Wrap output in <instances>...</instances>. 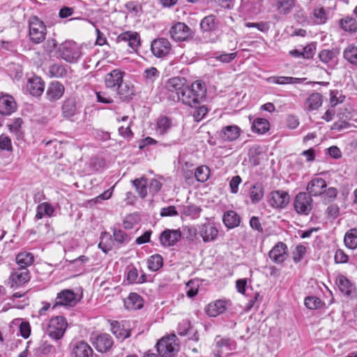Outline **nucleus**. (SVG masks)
Masks as SVG:
<instances>
[{
    "label": "nucleus",
    "mask_w": 357,
    "mask_h": 357,
    "mask_svg": "<svg viewBox=\"0 0 357 357\" xmlns=\"http://www.w3.org/2000/svg\"><path fill=\"white\" fill-rule=\"evenodd\" d=\"M93 344L98 351L103 353L112 348L113 340L109 334H100L96 337Z\"/></svg>",
    "instance_id": "aec40b11"
},
{
    "label": "nucleus",
    "mask_w": 357,
    "mask_h": 357,
    "mask_svg": "<svg viewBox=\"0 0 357 357\" xmlns=\"http://www.w3.org/2000/svg\"><path fill=\"white\" fill-rule=\"evenodd\" d=\"M49 73L52 77H61L66 75V67L59 63H54L50 66Z\"/></svg>",
    "instance_id": "3c124183"
},
{
    "label": "nucleus",
    "mask_w": 357,
    "mask_h": 357,
    "mask_svg": "<svg viewBox=\"0 0 357 357\" xmlns=\"http://www.w3.org/2000/svg\"><path fill=\"white\" fill-rule=\"evenodd\" d=\"M222 220L227 227L234 228L240 225L241 218L235 211H229L225 213Z\"/></svg>",
    "instance_id": "cd10ccee"
},
{
    "label": "nucleus",
    "mask_w": 357,
    "mask_h": 357,
    "mask_svg": "<svg viewBox=\"0 0 357 357\" xmlns=\"http://www.w3.org/2000/svg\"><path fill=\"white\" fill-rule=\"evenodd\" d=\"M269 122L262 118H257L254 120L252 125V130L254 132L264 134L269 130Z\"/></svg>",
    "instance_id": "4c0bfd02"
},
{
    "label": "nucleus",
    "mask_w": 357,
    "mask_h": 357,
    "mask_svg": "<svg viewBox=\"0 0 357 357\" xmlns=\"http://www.w3.org/2000/svg\"><path fill=\"white\" fill-rule=\"evenodd\" d=\"M156 347L162 357H173L179 349L178 338L174 334L163 337L157 343Z\"/></svg>",
    "instance_id": "f03ea898"
},
{
    "label": "nucleus",
    "mask_w": 357,
    "mask_h": 357,
    "mask_svg": "<svg viewBox=\"0 0 357 357\" xmlns=\"http://www.w3.org/2000/svg\"><path fill=\"white\" fill-rule=\"evenodd\" d=\"M97 100L99 102L109 104L113 102V99L106 96L105 93L102 91H96Z\"/></svg>",
    "instance_id": "774afa93"
},
{
    "label": "nucleus",
    "mask_w": 357,
    "mask_h": 357,
    "mask_svg": "<svg viewBox=\"0 0 357 357\" xmlns=\"http://www.w3.org/2000/svg\"><path fill=\"white\" fill-rule=\"evenodd\" d=\"M124 305L129 310H136L143 307V299L137 293H130L124 300Z\"/></svg>",
    "instance_id": "393cba45"
},
{
    "label": "nucleus",
    "mask_w": 357,
    "mask_h": 357,
    "mask_svg": "<svg viewBox=\"0 0 357 357\" xmlns=\"http://www.w3.org/2000/svg\"><path fill=\"white\" fill-rule=\"evenodd\" d=\"M132 184L135 187L139 196L144 198L147 195V179L144 177L136 178L132 181Z\"/></svg>",
    "instance_id": "79ce46f5"
},
{
    "label": "nucleus",
    "mask_w": 357,
    "mask_h": 357,
    "mask_svg": "<svg viewBox=\"0 0 357 357\" xmlns=\"http://www.w3.org/2000/svg\"><path fill=\"white\" fill-rule=\"evenodd\" d=\"M54 212V208L48 202H43L36 208V218L42 219L44 216L51 217Z\"/></svg>",
    "instance_id": "7c9ffc66"
},
{
    "label": "nucleus",
    "mask_w": 357,
    "mask_h": 357,
    "mask_svg": "<svg viewBox=\"0 0 357 357\" xmlns=\"http://www.w3.org/2000/svg\"><path fill=\"white\" fill-rule=\"evenodd\" d=\"M15 324H19V331L20 335L24 339H27L31 334V326L28 321H23L20 319H17L13 321Z\"/></svg>",
    "instance_id": "09e8293b"
},
{
    "label": "nucleus",
    "mask_w": 357,
    "mask_h": 357,
    "mask_svg": "<svg viewBox=\"0 0 357 357\" xmlns=\"http://www.w3.org/2000/svg\"><path fill=\"white\" fill-rule=\"evenodd\" d=\"M196 109L194 112L192 116L195 121H201L208 113V109L206 106H197Z\"/></svg>",
    "instance_id": "052dcab7"
},
{
    "label": "nucleus",
    "mask_w": 357,
    "mask_h": 357,
    "mask_svg": "<svg viewBox=\"0 0 357 357\" xmlns=\"http://www.w3.org/2000/svg\"><path fill=\"white\" fill-rule=\"evenodd\" d=\"M76 109V102L75 100H66L62 106L63 114L66 118H70L75 115Z\"/></svg>",
    "instance_id": "37998d69"
},
{
    "label": "nucleus",
    "mask_w": 357,
    "mask_h": 357,
    "mask_svg": "<svg viewBox=\"0 0 357 357\" xmlns=\"http://www.w3.org/2000/svg\"><path fill=\"white\" fill-rule=\"evenodd\" d=\"M241 129L236 125L223 126L219 132L220 138L226 142L236 140L241 135Z\"/></svg>",
    "instance_id": "4468645a"
},
{
    "label": "nucleus",
    "mask_w": 357,
    "mask_h": 357,
    "mask_svg": "<svg viewBox=\"0 0 357 357\" xmlns=\"http://www.w3.org/2000/svg\"><path fill=\"white\" fill-rule=\"evenodd\" d=\"M171 96L176 97L177 100L191 107H197V105L204 102L206 99V91H169ZM175 100V99H174Z\"/></svg>",
    "instance_id": "f257e3e1"
},
{
    "label": "nucleus",
    "mask_w": 357,
    "mask_h": 357,
    "mask_svg": "<svg viewBox=\"0 0 357 357\" xmlns=\"http://www.w3.org/2000/svg\"><path fill=\"white\" fill-rule=\"evenodd\" d=\"M72 353L75 357H92L93 349L84 341H79L72 345Z\"/></svg>",
    "instance_id": "4be33fe9"
},
{
    "label": "nucleus",
    "mask_w": 357,
    "mask_h": 357,
    "mask_svg": "<svg viewBox=\"0 0 357 357\" xmlns=\"http://www.w3.org/2000/svg\"><path fill=\"white\" fill-rule=\"evenodd\" d=\"M46 26L38 17L33 16L29 19V37L36 44L42 43L46 36Z\"/></svg>",
    "instance_id": "20e7f679"
},
{
    "label": "nucleus",
    "mask_w": 357,
    "mask_h": 357,
    "mask_svg": "<svg viewBox=\"0 0 357 357\" xmlns=\"http://www.w3.org/2000/svg\"><path fill=\"white\" fill-rule=\"evenodd\" d=\"M182 236L180 229H165L159 236L160 243L163 247H171L179 241Z\"/></svg>",
    "instance_id": "9b49d317"
},
{
    "label": "nucleus",
    "mask_w": 357,
    "mask_h": 357,
    "mask_svg": "<svg viewBox=\"0 0 357 357\" xmlns=\"http://www.w3.org/2000/svg\"><path fill=\"white\" fill-rule=\"evenodd\" d=\"M112 332L117 339L123 340L130 336V329L126 328L124 325L118 321H113L111 324Z\"/></svg>",
    "instance_id": "bb28decb"
},
{
    "label": "nucleus",
    "mask_w": 357,
    "mask_h": 357,
    "mask_svg": "<svg viewBox=\"0 0 357 357\" xmlns=\"http://www.w3.org/2000/svg\"><path fill=\"white\" fill-rule=\"evenodd\" d=\"M124 73L114 70L105 77V85L107 88L119 89L123 83Z\"/></svg>",
    "instance_id": "412c9836"
},
{
    "label": "nucleus",
    "mask_w": 357,
    "mask_h": 357,
    "mask_svg": "<svg viewBox=\"0 0 357 357\" xmlns=\"http://www.w3.org/2000/svg\"><path fill=\"white\" fill-rule=\"evenodd\" d=\"M30 280V273L27 268H14L8 280L6 285L11 289H16L26 283Z\"/></svg>",
    "instance_id": "423d86ee"
},
{
    "label": "nucleus",
    "mask_w": 357,
    "mask_h": 357,
    "mask_svg": "<svg viewBox=\"0 0 357 357\" xmlns=\"http://www.w3.org/2000/svg\"><path fill=\"white\" fill-rule=\"evenodd\" d=\"M13 149L11 140L5 135H0V150L11 151Z\"/></svg>",
    "instance_id": "e2e57ef3"
},
{
    "label": "nucleus",
    "mask_w": 357,
    "mask_h": 357,
    "mask_svg": "<svg viewBox=\"0 0 357 357\" xmlns=\"http://www.w3.org/2000/svg\"><path fill=\"white\" fill-rule=\"evenodd\" d=\"M171 47L169 41L164 38L153 40L151 45L153 54L158 58L167 56L169 53Z\"/></svg>",
    "instance_id": "9d476101"
},
{
    "label": "nucleus",
    "mask_w": 357,
    "mask_h": 357,
    "mask_svg": "<svg viewBox=\"0 0 357 357\" xmlns=\"http://www.w3.org/2000/svg\"><path fill=\"white\" fill-rule=\"evenodd\" d=\"M339 54L337 49L323 50L319 54V59L324 63H329Z\"/></svg>",
    "instance_id": "a18cd8bd"
},
{
    "label": "nucleus",
    "mask_w": 357,
    "mask_h": 357,
    "mask_svg": "<svg viewBox=\"0 0 357 357\" xmlns=\"http://www.w3.org/2000/svg\"><path fill=\"white\" fill-rule=\"evenodd\" d=\"M202 208L196 205H189L184 206L183 209V214L187 216H190L193 218H197L199 216Z\"/></svg>",
    "instance_id": "6e6d98bb"
},
{
    "label": "nucleus",
    "mask_w": 357,
    "mask_h": 357,
    "mask_svg": "<svg viewBox=\"0 0 357 357\" xmlns=\"http://www.w3.org/2000/svg\"><path fill=\"white\" fill-rule=\"evenodd\" d=\"M215 343L217 347L221 349H226L227 351H231L236 349V341L229 337L221 338L220 336H217Z\"/></svg>",
    "instance_id": "c9c22d12"
},
{
    "label": "nucleus",
    "mask_w": 357,
    "mask_h": 357,
    "mask_svg": "<svg viewBox=\"0 0 357 357\" xmlns=\"http://www.w3.org/2000/svg\"><path fill=\"white\" fill-rule=\"evenodd\" d=\"M344 58L353 65L357 66V47L349 45L343 52Z\"/></svg>",
    "instance_id": "de8ad7c7"
},
{
    "label": "nucleus",
    "mask_w": 357,
    "mask_h": 357,
    "mask_svg": "<svg viewBox=\"0 0 357 357\" xmlns=\"http://www.w3.org/2000/svg\"><path fill=\"white\" fill-rule=\"evenodd\" d=\"M60 58L69 63H76L81 56L79 47L73 41H65L58 50Z\"/></svg>",
    "instance_id": "7ed1b4c3"
},
{
    "label": "nucleus",
    "mask_w": 357,
    "mask_h": 357,
    "mask_svg": "<svg viewBox=\"0 0 357 357\" xmlns=\"http://www.w3.org/2000/svg\"><path fill=\"white\" fill-rule=\"evenodd\" d=\"M160 72L155 67H150L145 69L144 72V77L146 82H153L159 78Z\"/></svg>",
    "instance_id": "5fc2aeb1"
},
{
    "label": "nucleus",
    "mask_w": 357,
    "mask_h": 357,
    "mask_svg": "<svg viewBox=\"0 0 357 357\" xmlns=\"http://www.w3.org/2000/svg\"><path fill=\"white\" fill-rule=\"evenodd\" d=\"M304 303L307 308L314 310L320 307L321 301L317 296H308L305 298Z\"/></svg>",
    "instance_id": "bf43d9fd"
},
{
    "label": "nucleus",
    "mask_w": 357,
    "mask_h": 357,
    "mask_svg": "<svg viewBox=\"0 0 357 357\" xmlns=\"http://www.w3.org/2000/svg\"><path fill=\"white\" fill-rule=\"evenodd\" d=\"M163 265V259L158 254L150 256L147 259L148 268L151 271H158Z\"/></svg>",
    "instance_id": "ea45409f"
},
{
    "label": "nucleus",
    "mask_w": 357,
    "mask_h": 357,
    "mask_svg": "<svg viewBox=\"0 0 357 357\" xmlns=\"http://www.w3.org/2000/svg\"><path fill=\"white\" fill-rule=\"evenodd\" d=\"M199 227V234L204 243L214 241L218 234V229L213 222H205Z\"/></svg>",
    "instance_id": "ddd939ff"
},
{
    "label": "nucleus",
    "mask_w": 357,
    "mask_h": 357,
    "mask_svg": "<svg viewBox=\"0 0 357 357\" xmlns=\"http://www.w3.org/2000/svg\"><path fill=\"white\" fill-rule=\"evenodd\" d=\"M15 260L19 268H27L33 264L34 256L31 252L24 251L17 255Z\"/></svg>",
    "instance_id": "a878e982"
},
{
    "label": "nucleus",
    "mask_w": 357,
    "mask_h": 357,
    "mask_svg": "<svg viewBox=\"0 0 357 357\" xmlns=\"http://www.w3.org/2000/svg\"><path fill=\"white\" fill-rule=\"evenodd\" d=\"M342 28L346 31L354 33L357 30V22L354 18L347 17L340 21Z\"/></svg>",
    "instance_id": "603ef678"
},
{
    "label": "nucleus",
    "mask_w": 357,
    "mask_h": 357,
    "mask_svg": "<svg viewBox=\"0 0 357 357\" xmlns=\"http://www.w3.org/2000/svg\"><path fill=\"white\" fill-rule=\"evenodd\" d=\"M264 190L261 183H255L250 189V197L253 204L259 202L263 198Z\"/></svg>",
    "instance_id": "f704fd0d"
},
{
    "label": "nucleus",
    "mask_w": 357,
    "mask_h": 357,
    "mask_svg": "<svg viewBox=\"0 0 357 357\" xmlns=\"http://www.w3.org/2000/svg\"><path fill=\"white\" fill-rule=\"evenodd\" d=\"M117 40L128 43V45L134 51H137L140 45L139 35L137 32H123L118 36Z\"/></svg>",
    "instance_id": "6ab92c4d"
},
{
    "label": "nucleus",
    "mask_w": 357,
    "mask_h": 357,
    "mask_svg": "<svg viewBox=\"0 0 357 357\" xmlns=\"http://www.w3.org/2000/svg\"><path fill=\"white\" fill-rule=\"evenodd\" d=\"M313 16L315 23L318 24H324L328 18L327 13L322 7L314 8L313 10Z\"/></svg>",
    "instance_id": "864d4df0"
},
{
    "label": "nucleus",
    "mask_w": 357,
    "mask_h": 357,
    "mask_svg": "<svg viewBox=\"0 0 357 357\" xmlns=\"http://www.w3.org/2000/svg\"><path fill=\"white\" fill-rule=\"evenodd\" d=\"M241 181L242 180L240 176H235L231 179L229 182V187L231 193L236 194L238 192V185Z\"/></svg>",
    "instance_id": "338daca9"
},
{
    "label": "nucleus",
    "mask_w": 357,
    "mask_h": 357,
    "mask_svg": "<svg viewBox=\"0 0 357 357\" xmlns=\"http://www.w3.org/2000/svg\"><path fill=\"white\" fill-rule=\"evenodd\" d=\"M268 81L274 84H284L289 83H300L301 82V79L292 77H271L268 79Z\"/></svg>",
    "instance_id": "8fccbe9b"
},
{
    "label": "nucleus",
    "mask_w": 357,
    "mask_h": 357,
    "mask_svg": "<svg viewBox=\"0 0 357 357\" xmlns=\"http://www.w3.org/2000/svg\"><path fill=\"white\" fill-rule=\"evenodd\" d=\"M126 278L130 284H142L146 281V274L142 273L139 276L138 271L135 267H132L128 271Z\"/></svg>",
    "instance_id": "473e14b6"
},
{
    "label": "nucleus",
    "mask_w": 357,
    "mask_h": 357,
    "mask_svg": "<svg viewBox=\"0 0 357 357\" xmlns=\"http://www.w3.org/2000/svg\"><path fill=\"white\" fill-rule=\"evenodd\" d=\"M160 214L162 217L175 216L178 215V212L174 206H169L162 208Z\"/></svg>",
    "instance_id": "69168bd1"
},
{
    "label": "nucleus",
    "mask_w": 357,
    "mask_h": 357,
    "mask_svg": "<svg viewBox=\"0 0 357 357\" xmlns=\"http://www.w3.org/2000/svg\"><path fill=\"white\" fill-rule=\"evenodd\" d=\"M322 102V96L319 93H314L305 101L304 109L307 112L317 110L321 106Z\"/></svg>",
    "instance_id": "b1692460"
},
{
    "label": "nucleus",
    "mask_w": 357,
    "mask_h": 357,
    "mask_svg": "<svg viewBox=\"0 0 357 357\" xmlns=\"http://www.w3.org/2000/svg\"><path fill=\"white\" fill-rule=\"evenodd\" d=\"M194 176L197 181L204 183L209 178L210 169L206 165L199 166L195 169Z\"/></svg>",
    "instance_id": "c03bdc74"
},
{
    "label": "nucleus",
    "mask_w": 357,
    "mask_h": 357,
    "mask_svg": "<svg viewBox=\"0 0 357 357\" xmlns=\"http://www.w3.org/2000/svg\"><path fill=\"white\" fill-rule=\"evenodd\" d=\"M227 309L226 302L222 300H218L214 303H209L205 308L206 313L212 317L223 313Z\"/></svg>",
    "instance_id": "5701e85b"
},
{
    "label": "nucleus",
    "mask_w": 357,
    "mask_h": 357,
    "mask_svg": "<svg viewBox=\"0 0 357 357\" xmlns=\"http://www.w3.org/2000/svg\"><path fill=\"white\" fill-rule=\"evenodd\" d=\"M78 301L77 296L73 290L63 289L57 294L52 309H56L58 306H63L67 308L73 307Z\"/></svg>",
    "instance_id": "0eeeda50"
},
{
    "label": "nucleus",
    "mask_w": 357,
    "mask_h": 357,
    "mask_svg": "<svg viewBox=\"0 0 357 357\" xmlns=\"http://www.w3.org/2000/svg\"><path fill=\"white\" fill-rule=\"evenodd\" d=\"M341 92L342 91H331L330 100L332 107L344 101L345 96H343Z\"/></svg>",
    "instance_id": "13d9d810"
},
{
    "label": "nucleus",
    "mask_w": 357,
    "mask_h": 357,
    "mask_svg": "<svg viewBox=\"0 0 357 357\" xmlns=\"http://www.w3.org/2000/svg\"><path fill=\"white\" fill-rule=\"evenodd\" d=\"M68 324L62 316H56L49 321L47 334L54 340H60L64 335Z\"/></svg>",
    "instance_id": "39448f33"
},
{
    "label": "nucleus",
    "mask_w": 357,
    "mask_h": 357,
    "mask_svg": "<svg viewBox=\"0 0 357 357\" xmlns=\"http://www.w3.org/2000/svg\"><path fill=\"white\" fill-rule=\"evenodd\" d=\"M113 238L114 243H116L118 246L126 245L132 239V236L125 231L116 228L113 229Z\"/></svg>",
    "instance_id": "c756f323"
},
{
    "label": "nucleus",
    "mask_w": 357,
    "mask_h": 357,
    "mask_svg": "<svg viewBox=\"0 0 357 357\" xmlns=\"http://www.w3.org/2000/svg\"><path fill=\"white\" fill-rule=\"evenodd\" d=\"M184 77H174L168 80L167 89H190Z\"/></svg>",
    "instance_id": "e433bc0d"
},
{
    "label": "nucleus",
    "mask_w": 357,
    "mask_h": 357,
    "mask_svg": "<svg viewBox=\"0 0 357 357\" xmlns=\"http://www.w3.org/2000/svg\"><path fill=\"white\" fill-rule=\"evenodd\" d=\"M336 264H346L349 261V256L342 249H337L334 256Z\"/></svg>",
    "instance_id": "0e129e2a"
},
{
    "label": "nucleus",
    "mask_w": 357,
    "mask_h": 357,
    "mask_svg": "<svg viewBox=\"0 0 357 357\" xmlns=\"http://www.w3.org/2000/svg\"><path fill=\"white\" fill-rule=\"evenodd\" d=\"M296 6V0H275V7L280 14L287 15Z\"/></svg>",
    "instance_id": "2f4dec72"
},
{
    "label": "nucleus",
    "mask_w": 357,
    "mask_h": 357,
    "mask_svg": "<svg viewBox=\"0 0 357 357\" xmlns=\"http://www.w3.org/2000/svg\"><path fill=\"white\" fill-rule=\"evenodd\" d=\"M287 246L283 242L277 243L269 251L268 257L276 264H282L286 259Z\"/></svg>",
    "instance_id": "2eb2a0df"
},
{
    "label": "nucleus",
    "mask_w": 357,
    "mask_h": 357,
    "mask_svg": "<svg viewBox=\"0 0 357 357\" xmlns=\"http://www.w3.org/2000/svg\"><path fill=\"white\" fill-rule=\"evenodd\" d=\"M336 284L340 291L345 296L351 298L356 296V287L344 275H340L336 278Z\"/></svg>",
    "instance_id": "dca6fc26"
},
{
    "label": "nucleus",
    "mask_w": 357,
    "mask_h": 357,
    "mask_svg": "<svg viewBox=\"0 0 357 357\" xmlns=\"http://www.w3.org/2000/svg\"><path fill=\"white\" fill-rule=\"evenodd\" d=\"M29 89H44L45 82L41 77L38 76H33L28 79Z\"/></svg>",
    "instance_id": "4d7b16f0"
},
{
    "label": "nucleus",
    "mask_w": 357,
    "mask_h": 357,
    "mask_svg": "<svg viewBox=\"0 0 357 357\" xmlns=\"http://www.w3.org/2000/svg\"><path fill=\"white\" fill-rule=\"evenodd\" d=\"M344 242L345 245L351 250L357 248V229H351L344 235Z\"/></svg>",
    "instance_id": "58836bf2"
},
{
    "label": "nucleus",
    "mask_w": 357,
    "mask_h": 357,
    "mask_svg": "<svg viewBox=\"0 0 357 357\" xmlns=\"http://www.w3.org/2000/svg\"><path fill=\"white\" fill-rule=\"evenodd\" d=\"M268 202L273 208L282 209L288 205L289 202V195L288 192L285 191L275 190L268 195Z\"/></svg>",
    "instance_id": "1a4fd4ad"
},
{
    "label": "nucleus",
    "mask_w": 357,
    "mask_h": 357,
    "mask_svg": "<svg viewBox=\"0 0 357 357\" xmlns=\"http://www.w3.org/2000/svg\"><path fill=\"white\" fill-rule=\"evenodd\" d=\"M172 38L176 41H184L191 35V29L184 23L178 22L169 30Z\"/></svg>",
    "instance_id": "f8f14e48"
},
{
    "label": "nucleus",
    "mask_w": 357,
    "mask_h": 357,
    "mask_svg": "<svg viewBox=\"0 0 357 357\" xmlns=\"http://www.w3.org/2000/svg\"><path fill=\"white\" fill-rule=\"evenodd\" d=\"M306 252V248L303 245H298L296 247L295 251L293 252V260L297 264L303 258Z\"/></svg>",
    "instance_id": "680f3d73"
},
{
    "label": "nucleus",
    "mask_w": 357,
    "mask_h": 357,
    "mask_svg": "<svg viewBox=\"0 0 357 357\" xmlns=\"http://www.w3.org/2000/svg\"><path fill=\"white\" fill-rule=\"evenodd\" d=\"M172 127V120L166 116L160 117L157 121V130L160 134L164 135Z\"/></svg>",
    "instance_id": "49530a36"
},
{
    "label": "nucleus",
    "mask_w": 357,
    "mask_h": 357,
    "mask_svg": "<svg viewBox=\"0 0 357 357\" xmlns=\"http://www.w3.org/2000/svg\"><path fill=\"white\" fill-rule=\"evenodd\" d=\"M326 186V182L324 178L315 177L308 183L306 190L310 196H319L323 194V190Z\"/></svg>",
    "instance_id": "a211bd4d"
},
{
    "label": "nucleus",
    "mask_w": 357,
    "mask_h": 357,
    "mask_svg": "<svg viewBox=\"0 0 357 357\" xmlns=\"http://www.w3.org/2000/svg\"><path fill=\"white\" fill-rule=\"evenodd\" d=\"M200 27L203 31L211 32L217 29L215 16L210 15L204 17L200 22Z\"/></svg>",
    "instance_id": "72a5a7b5"
},
{
    "label": "nucleus",
    "mask_w": 357,
    "mask_h": 357,
    "mask_svg": "<svg viewBox=\"0 0 357 357\" xmlns=\"http://www.w3.org/2000/svg\"><path fill=\"white\" fill-rule=\"evenodd\" d=\"M312 199L306 192H299L294 198V208L300 215H308L312 208Z\"/></svg>",
    "instance_id": "6e6552de"
},
{
    "label": "nucleus",
    "mask_w": 357,
    "mask_h": 357,
    "mask_svg": "<svg viewBox=\"0 0 357 357\" xmlns=\"http://www.w3.org/2000/svg\"><path fill=\"white\" fill-rule=\"evenodd\" d=\"M114 239L108 232H102L100 236V241L98 243V248L105 253L112 250L114 245Z\"/></svg>",
    "instance_id": "c85d7f7f"
},
{
    "label": "nucleus",
    "mask_w": 357,
    "mask_h": 357,
    "mask_svg": "<svg viewBox=\"0 0 357 357\" xmlns=\"http://www.w3.org/2000/svg\"><path fill=\"white\" fill-rule=\"evenodd\" d=\"M22 124L23 120L21 118H16L13 119L11 123L8 125L9 131L14 134L17 139H21L23 137V131L22 130Z\"/></svg>",
    "instance_id": "a19ab883"
},
{
    "label": "nucleus",
    "mask_w": 357,
    "mask_h": 357,
    "mask_svg": "<svg viewBox=\"0 0 357 357\" xmlns=\"http://www.w3.org/2000/svg\"><path fill=\"white\" fill-rule=\"evenodd\" d=\"M17 104L14 98L8 94L0 97V114L4 116L12 114L16 111Z\"/></svg>",
    "instance_id": "f3484780"
}]
</instances>
